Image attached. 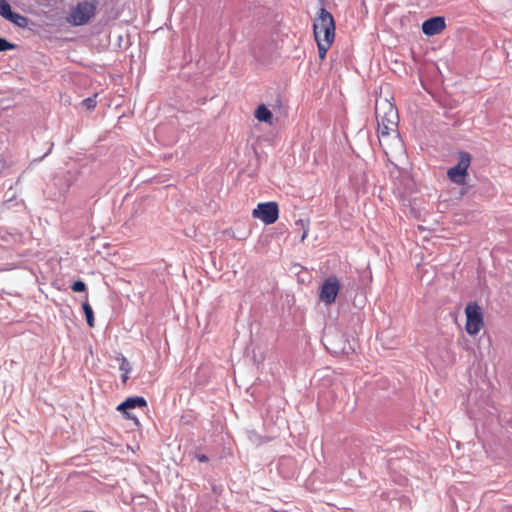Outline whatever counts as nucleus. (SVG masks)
<instances>
[{
	"instance_id": "nucleus-1",
	"label": "nucleus",
	"mask_w": 512,
	"mask_h": 512,
	"mask_svg": "<svg viewBox=\"0 0 512 512\" xmlns=\"http://www.w3.org/2000/svg\"><path fill=\"white\" fill-rule=\"evenodd\" d=\"M377 136L387 160L401 157L405 153L404 143L398 130L399 114L395 104L386 97H379L375 104Z\"/></svg>"
},
{
	"instance_id": "nucleus-2",
	"label": "nucleus",
	"mask_w": 512,
	"mask_h": 512,
	"mask_svg": "<svg viewBox=\"0 0 512 512\" xmlns=\"http://www.w3.org/2000/svg\"><path fill=\"white\" fill-rule=\"evenodd\" d=\"M335 21L332 14L321 8L314 19L313 34L318 47L319 58L323 61L335 39Z\"/></svg>"
},
{
	"instance_id": "nucleus-3",
	"label": "nucleus",
	"mask_w": 512,
	"mask_h": 512,
	"mask_svg": "<svg viewBox=\"0 0 512 512\" xmlns=\"http://www.w3.org/2000/svg\"><path fill=\"white\" fill-rule=\"evenodd\" d=\"M466 332L474 336L480 332L484 326V315L482 308L476 302H470L465 308Z\"/></svg>"
},
{
	"instance_id": "nucleus-4",
	"label": "nucleus",
	"mask_w": 512,
	"mask_h": 512,
	"mask_svg": "<svg viewBox=\"0 0 512 512\" xmlns=\"http://www.w3.org/2000/svg\"><path fill=\"white\" fill-rule=\"evenodd\" d=\"M471 155L467 152H460L458 155V163L447 171V176L451 182L457 185L466 184L468 176V168L471 164Z\"/></svg>"
},
{
	"instance_id": "nucleus-5",
	"label": "nucleus",
	"mask_w": 512,
	"mask_h": 512,
	"mask_svg": "<svg viewBox=\"0 0 512 512\" xmlns=\"http://www.w3.org/2000/svg\"><path fill=\"white\" fill-rule=\"evenodd\" d=\"M95 11V2H79L71 11L69 21L76 26L84 25L95 15Z\"/></svg>"
},
{
	"instance_id": "nucleus-6",
	"label": "nucleus",
	"mask_w": 512,
	"mask_h": 512,
	"mask_svg": "<svg viewBox=\"0 0 512 512\" xmlns=\"http://www.w3.org/2000/svg\"><path fill=\"white\" fill-rule=\"evenodd\" d=\"M252 216L260 219L264 224L271 225L279 218V207L276 202L259 203L252 211Z\"/></svg>"
},
{
	"instance_id": "nucleus-7",
	"label": "nucleus",
	"mask_w": 512,
	"mask_h": 512,
	"mask_svg": "<svg viewBox=\"0 0 512 512\" xmlns=\"http://www.w3.org/2000/svg\"><path fill=\"white\" fill-rule=\"evenodd\" d=\"M340 290V283L336 276H329L321 286L319 298L326 304H332L335 302L336 297Z\"/></svg>"
},
{
	"instance_id": "nucleus-8",
	"label": "nucleus",
	"mask_w": 512,
	"mask_h": 512,
	"mask_svg": "<svg viewBox=\"0 0 512 512\" xmlns=\"http://www.w3.org/2000/svg\"><path fill=\"white\" fill-rule=\"evenodd\" d=\"M445 28V19L441 16L429 18L422 24V31L427 36L440 34L445 30Z\"/></svg>"
},
{
	"instance_id": "nucleus-9",
	"label": "nucleus",
	"mask_w": 512,
	"mask_h": 512,
	"mask_svg": "<svg viewBox=\"0 0 512 512\" xmlns=\"http://www.w3.org/2000/svg\"><path fill=\"white\" fill-rule=\"evenodd\" d=\"M145 406H146V400L143 397H130V398L126 399L124 402H122L117 407V410L126 411L127 409H133L135 407H145Z\"/></svg>"
},
{
	"instance_id": "nucleus-10",
	"label": "nucleus",
	"mask_w": 512,
	"mask_h": 512,
	"mask_svg": "<svg viewBox=\"0 0 512 512\" xmlns=\"http://www.w3.org/2000/svg\"><path fill=\"white\" fill-rule=\"evenodd\" d=\"M254 116L260 122L272 124L273 115L264 104H261L256 108Z\"/></svg>"
},
{
	"instance_id": "nucleus-11",
	"label": "nucleus",
	"mask_w": 512,
	"mask_h": 512,
	"mask_svg": "<svg viewBox=\"0 0 512 512\" xmlns=\"http://www.w3.org/2000/svg\"><path fill=\"white\" fill-rule=\"evenodd\" d=\"M82 308H83V312L85 314L88 326L93 328L95 325V319H94L92 307L89 305L88 302H84L82 305Z\"/></svg>"
},
{
	"instance_id": "nucleus-12",
	"label": "nucleus",
	"mask_w": 512,
	"mask_h": 512,
	"mask_svg": "<svg viewBox=\"0 0 512 512\" xmlns=\"http://www.w3.org/2000/svg\"><path fill=\"white\" fill-rule=\"evenodd\" d=\"M6 19L19 27H26L28 24V19L26 17L14 12H12L11 16L7 17Z\"/></svg>"
},
{
	"instance_id": "nucleus-13",
	"label": "nucleus",
	"mask_w": 512,
	"mask_h": 512,
	"mask_svg": "<svg viewBox=\"0 0 512 512\" xmlns=\"http://www.w3.org/2000/svg\"><path fill=\"white\" fill-rule=\"evenodd\" d=\"M295 225L296 226H299L303 229V234L301 236V241L303 242L307 236H308V232H309V221L308 220H304V219H299L295 222Z\"/></svg>"
},
{
	"instance_id": "nucleus-14",
	"label": "nucleus",
	"mask_w": 512,
	"mask_h": 512,
	"mask_svg": "<svg viewBox=\"0 0 512 512\" xmlns=\"http://www.w3.org/2000/svg\"><path fill=\"white\" fill-rule=\"evenodd\" d=\"M97 94H94V96L92 97H88L86 99H84L82 101V105L87 109V110H92L96 107L97 105Z\"/></svg>"
},
{
	"instance_id": "nucleus-15",
	"label": "nucleus",
	"mask_w": 512,
	"mask_h": 512,
	"mask_svg": "<svg viewBox=\"0 0 512 512\" xmlns=\"http://www.w3.org/2000/svg\"><path fill=\"white\" fill-rule=\"evenodd\" d=\"M12 10L10 4L6 1L5 3L1 4L0 6V15L4 17L5 19L9 16H11Z\"/></svg>"
},
{
	"instance_id": "nucleus-16",
	"label": "nucleus",
	"mask_w": 512,
	"mask_h": 512,
	"mask_svg": "<svg viewBox=\"0 0 512 512\" xmlns=\"http://www.w3.org/2000/svg\"><path fill=\"white\" fill-rule=\"evenodd\" d=\"M71 289L74 292H83L86 290V284L81 280H77L72 284Z\"/></svg>"
},
{
	"instance_id": "nucleus-17",
	"label": "nucleus",
	"mask_w": 512,
	"mask_h": 512,
	"mask_svg": "<svg viewBox=\"0 0 512 512\" xmlns=\"http://www.w3.org/2000/svg\"><path fill=\"white\" fill-rule=\"evenodd\" d=\"M120 360H121L120 367H119V368H120V370H121L122 372H125V373H130V371H131V365H130V363L128 362V360H127L124 356H122V357L120 358Z\"/></svg>"
},
{
	"instance_id": "nucleus-18",
	"label": "nucleus",
	"mask_w": 512,
	"mask_h": 512,
	"mask_svg": "<svg viewBox=\"0 0 512 512\" xmlns=\"http://www.w3.org/2000/svg\"><path fill=\"white\" fill-rule=\"evenodd\" d=\"M13 47V44L8 42L6 39L0 37V52L12 49Z\"/></svg>"
},
{
	"instance_id": "nucleus-19",
	"label": "nucleus",
	"mask_w": 512,
	"mask_h": 512,
	"mask_svg": "<svg viewBox=\"0 0 512 512\" xmlns=\"http://www.w3.org/2000/svg\"><path fill=\"white\" fill-rule=\"evenodd\" d=\"M197 458H198V460L200 462H207L208 461V457L206 455H204V454L198 455Z\"/></svg>"
},
{
	"instance_id": "nucleus-20",
	"label": "nucleus",
	"mask_w": 512,
	"mask_h": 512,
	"mask_svg": "<svg viewBox=\"0 0 512 512\" xmlns=\"http://www.w3.org/2000/svg\"><path fill=\"white\" fill-rule=\"evenodd\" d=\"M128 374H129V373L122 372V376H121V378H122V382H123L124 384H125V383L127 382V380H128Z\"/></svg>"
}]
</instances>
